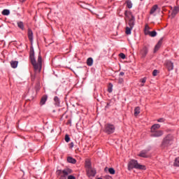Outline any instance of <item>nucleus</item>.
I'll list each match as a JSON object with an SVG mask.
<instances>
[{
    "instance_id": "obj_1",
    "label": "nucleus",
    "mask_w": 179,
    "mask_h": 179,
    "mask_svg": "<svg viewBox=\"0 0 179 179\" xmlns=\"http://www.w3.org/2000/svg\"><path fill=\"white\" fill-rule=\"evenodd\" d=\"M29 58L31 59V64L33 65L35 71L41 72L43 58L41 57V55L39 53L38 56V62L36 61V57H34V48H33V46L30 48Z\"/></svg>"
},
{
    "instance_id": "obj_2",
    "label": "nucleus",
    "mask_w": 179,
    "mask_h": 179,
    "mask_svg": "<svg viewBox=\"0 0 179 179\" xmlns=\"http://www.w3.org/2000/svg\"><path fill=\"white\" fill-rule=\"evenodd\" d=\"M73 171L70 168H65L64 169H57L56 171V176L59 179H76L72 174Z\"/></svg>"
},
{
    "instance_id": "obj_3",
    "label": "nucleus",
    "mask_w": 179,
    "mask_h": 179,
    "mask_svg": "<svg viewBox=\"0 0 179 179\" xmlns=\"http://www.w3.org/2000/svg\"><path fill=\"white\" fill-rule=\"evenodd\" d=\"M133 169H136L137 170H146V166L138 163L137 160L131 159V161L129 162L128 170L131 171Z\"/></svg>"
},
{
    "instance_id": "obj_4",
    "label": "nucleus",
    "mask_w": 179,
    "mask_h": 179,
    "mask_svg": "<svg viewBox=\"0 0 179 179\" xmlns=\"http://www.w3.org/2000/svg\"><path fill=\"white\" fill-rule=\"evenodd\" d=\"M174 142V137L172 135L169 134L165 138H164L162 143V148H169L171 146Z\"/></svg>"
},
{
    "instance_id": "obj_5",
    "label": "nucleus",
    "mask_w": 179,
    "mask_h": 179,
    "mask_svg": "<svg viewBox=\"0 0 179 179\" xmlns=\"http://www.w3.org/2000/svg\"><path fill=\"white\" fill-rule=\"evenodd\" d=\"M124 15L126 17H127V19L129 20V27L134 28V27L135 26V16H134V15H132V13L130 11H126Z\"/></svg>"
},
{
    "instance_id": "obj_6",
    "label": "nucleus",
    "mask_w": 179,
    "mask_h": 179,
    "mask_svg": "<svg viewBox=\"0 0 179 179\" xmlns=\"http://www.w3.org/2000/svg\"><path fill=\"white\" fill-rule=\"evenodd\" d=\"M105 132L106 134H114V131H115V127L114 126V124H111L110 123H108L106 124H105Z\"/></svg>"
},
{
    "instance_id": "obj_7",
    "label": "nucleus",
    "mask_w": 179,
    "mask_h": 179,
    "mask_svg": "<svg viewBox=\"0 0 179 179\" xmlns=\"http://www.w3.org/2000/svg\"><path fill=\"white\" fill-rule=\"evenodd\" d=\"M165 66L169 71H173V69H174V63L170 60H166L165 62Z\"/></svg>"
},
{
    "instance_id": "obj_8",
    "label": "nucleus",
    "mask_w": 179,
    "mask_h": 179,
    "mask_svg": "<svg viewBox=\"0 0 179 179\" xmlns=\"http://www.w3.org/2000/svg\"><path fill=\"white\" fill-rule=\"evenodd\" d=\"M87 176L89 178H93L96 176V170L93 168L87 169Z\"/></svg>"
},
{
    "instance_id": "obj_9",
    "label": "nucleus",
    "mask_w": 179,
    "mask_h": 179,
    "mask_svg": "<svg viewBox=\"0 0 179 179\" xmlns=\"http://www.w3.org/2000/svg\"><path fill=\"white\" fill-rule=\"evenodd\" d=\"M164 131L162 130H156L152 131L151 136L153 138H159V136H163Z\"/></svg>"
},
{
    "instance_id": "obj_10",
    "label": "nucleus",
    "mask_w": 179,
    "mask_h": 179,
    "mask_svg": "<svg viewBox=\"0 0 179 179\" xmlns=\"http://www.w3.org/2000/svg\"><path fill=\"white\" fill-rule=\"evenodd\" d=\"M163 44V39H160L155 47L154 52H157Z\"/></svg>"
},
{
    "instance_id": "obj_11",
    "label": "nucleus",
    "mask_w": 179,
    "mask_h": 179,
    "mask_svg": "<svg viewBox=\"0 0 179 179\" xmlns=\"http://www.w3.org/2000/svg\"><path fill=\"white\" fill-rule=\"evenodd\" d=\"M148 48L146 47L143 48V49L141 50V54L143 58H145V57L148 55Z\"/></svg>"
},
{
    "instance_id": "obj_12",
    "label": "nucleus",
    "mask_w": 179,
    "mask_h": 179,
    "mask_svg": "<svg viewBox=\"0 0 179 179\" xmlns=\"http://www.w3.org/2000/svg\"><path fill=\"white\" fill-rule=\"evenodd\" d=\"M178 12H179V7L178 6L174 7L173 10H172V13H171L172 17H175L176 15H177V13H178Z\"/></svg>"
},
{
    "instance_id": "obj_13",
    "label": "nucleus",
    "mask_w": 179,
    "mask_h": 179,
    "mask_svg": "<svg viewBox=\"0 0 179 179\" xmlns=\"http://www.w3.org/2000/svg\"><path fill=\"white\" fill-rule=\"evenodd\" d=\"M48 99V96L47 95H43L40 101L41 106H44Z\"/></svg>"
},
{
    "instance_id": "obj_14",
    "label": "nucleus",
    "mask_w": 179,
    "mask_h": 179,
    "mask_svg": "<svg viewBox=\"0 0 179 179\" xmlns=\"http://www.w3.org/2000/svg\"><path fill=\"white\" fill-rule=\"evenodd\" d=\"M160 128V124H155L151 127V133L157 131Z\"/></svg>"
},
{
    "instance_id": "obj_15",
    "label": "nucleus",
    "mask_w": 179,
    "mask_h": 179,
    "mask_svg": "<svg viewBox=\"0 0 179 179\" xmlns=\"http://www.w3.org/2000/svg\"><path fill=\"white\" fill-rule=\"evenodd\" d=\"M28 38L31 43H33V31L30 29H28Z\"/></svg>"
},
{
    "instance_id": "obj_16",
    "label": "nucleus",
    "mask_w": 179,
    "mask_h": 179,
    "mask_svg": "<svg viewBox=\"0 0 179 179\" xmlns=\"http://www.w3.org/2000/svg\"><path fill=\"white\" fill-rule=\"evenodd\" d=\"M138 156H139L140 157H145V158L149 157V156L148 155V151H144V150L141 151V152L139 153Z\"/></svg>"
},
{
    "instance_id": "obj_17",
    "label": "nucleus",
    "mask_w": 179,
    "mask_h": 179,
    "mask_svg": "<svg viewBox=\"0 0 179 179\" xmlns=\"http://www.w3.org/2000/svg\"><path fill=\"white\" fill-rule=\"evenodd\" d=\"M150 27H149V25L145 24V29H144V33L145 36H149V34L150 33Z\"/></svg>"
},
{
    "instance_id": "obj_18",
    "label": "nucleus",
    "mask_w": 179,
    "mask_h": 179,
    "mask_svg": "<svg viewBox=\"0 0 179 179\" xmlns=\"http://www.w3.org/2000/svg\"><path fill=\"white\" fill-rule=\"evenodd\" d=\"M159 6L157 5H154L150 11V15H153V13L157 10Z\"/></svg>"
},
{
    "instance_id": "obj_19",
    "label": "nucleus",
    "mask_w": 179,
    "mask_h": 179,
    "mask_svg": "<svg viewBox=\"0 0 179 179\" xmlns=\"http://www.w3.org/2000/svg\"><path fill=\"white\" fill-rule=\"evenodd\" d=\"M67 162L69 163H71L72 164H75L76 163V159L73 158L72 157H69L67 158Z\"/></svg>"
},
{
    "instance_id": "obj_20",
    "label": "nucleus",
    "mask_w": 179,
    "mask_h": 179,
    "mask_svg": "<svg viewBox=\"0 0 179 179\" xmlns=\"http://www.w3.org/2000/svg\"><path fill=\"white\" fill-rule=\"evenodd\" d=\"M18 64H19V62H17V61H11V62H10L11 68H13L14 69L15 68H17Z\"/></svg>"
},
{
    "instance_id": "obj_21",
    "label": "nucleus",
    "mask_w": 179,
    "mask_h": 179,
    "mask_svg": "<svg viewBox=\"0 0 179 179\" xmlns=\"http://www.w3.org/2000/svg\"><path fill=\"white\" fill-rule=\"evenodd\" d=\"M87 65L88 66H92V65H93V58L89 57V58L87 59Z\"/></svg>"
},
{
    "instance_id": "obj_22",
    "label": "nucleus",
    "mask_w": 179,
    "mask_h": 179,
    "mask_svg": "<svg viewBox=\"0 0 179 179\" xmlns=\"http://www.w3.org/2000/svg\"><path fill=\"white\" fill-rule=\"evenodd\" d=\"M140 113H141V108H139V106L136 107L134 109V115L136 117Z\"/></svg>"
},
{
    "instance_id": "obj_23",
    "label": "nucleus",
    "mask_w": 179,
    "mask_h": 179,
    "mask_svg": "<svg viewBox=\"0 0 179 179\" xmlns=\"http://www.w3.org/2000/svg\"><path fill=\"white\" fill-rule=\"evenodd\" d=\"M85 167H86L87 170H90V169H92V163L90 162V161L85 162Z\"/></svg>"
},
{
    "instance_id": "obj_24",
    "label": "nucleus",
    "mask_w": 179,
    "mask_h": 179,
    "mask_svg": "<svg viewBox=\"0 0 179 179\" xmlns=\"http://www.w3.org/2000/svg\"><path fill=\"white\" fill-rule=\"evenodd\" d=\"M17 27L21 29V30H24V24H23V22H18L17 23Z\"/></svg>"
},
{
    "instance_id": "obj_25",
    "label": "nucleus",
    "mask_w": 179,
    "mask_h": 179,
    "mask_svg": "<svg viewBox=\"0 0 179 179\" xmlns=\"http://www.w3.org/2000/svg\"><path fill=\"white\" fill-rule=\"evenodd\" d=\"M10 14V11L8 9H4L2 11V15H3V16H8Z\"/></svg>"
},
{
    "instance_id": "obj_26",
    "label": "nucleus",
    "mask_w": 179,
    "mask_h": 179,
    "mask_svg": "<svg viewBox=\"0 0 179 179\" xmlns=\"http://www.w3.org/2000/svg\"><path fill=\"white\" fill-rule=\"evenodd\" d=\"M132 29H134V28H132L131 27H127L126 31H125L126 34H127V35L131 34V31H132Z\"/></svg>"
},
{
    "instance_id": "obj_27",
    "label": "nucleus",
    "mask_w": 179,
    "mask_h": 179,
    "mask_svg": "<svg viewBox=\"0 0 179 179\" xmlns=\"http://www.w3.org/2000/svg\"><path fill=\"white\" fill-rule=\"evenodd\" d=\"M148 36L150 37H156V36H157V32H156V31H150Z\"/></svg>"
},
{
    "instance_id": "obj_28",
    "label": "nucleus",
    "mask_w": 179,
    "mask_h": 179,
    "mask_svg": "<svg viewBox=\"0 0 179 179\" xmlns=\"http://www.w3.org/2000/svg\"><path fill=\"white\" fill-rule=\"evenodd\" d=\"M127 3V6L129 9H131L132 8V1H131L130 0H127L126 1Z\"/></svg>"
},
{
    "instance_id": "obj_29",
    "label": "nucleus",
    "mask_w": 179,
    "mask_h": 179,
    "mask_svg": "<svg viewBox=\"0 0 179 179\" xmlns=\"http://www.w3.org/2000/svg\"><path fill=\"white\" fill-rule=\"evenodd\" d=\"M54 101H55V106H59L60 102H59V98H58V96H55Z\"/></svg>"
},
{
    "instance_id": "obj_30",
    "label": "nucleus",
    "mask_w": 179,
    "mask_h": 179,
    "mask_svg": "<svg viewBox=\"0 0 179 179\" xmlns=\"http://www.w3.org/2000/svg\"><path fill=\"white\" fill-rule=\"evenodd\" d=\"M108 93L113 92V83H109L108 87Z\"/></svg>"
},
{
    "instance_id": "obj_31",
    "label": "nucleus",
    "mask_w": 179,
    "mask_h": 179,
    "mask_svg": "<svg viewBox=\"0 0 179 179\" xmlns=\"http://www.w3.org/2000/svg\"><path fill=\"white\" fill-rule=\"evenodd\" d=\"M173 166H176V167H179V157L175 159Z\"/></svg>"
},
{
    "instance_id": "obj_32",
    "label": "nucleus",
    "mask_w": 179,
    "mask_h": 179,
    "mask_svg": "<svg viewBox=\"0 0 179 179\" xmlns=\"http://www.w3.org/2000/svg\"><path fill=\"white\" fill-rule=\"evenodd\" d=\"M108 172L110 173V174H115V170L114 169V168H109Z\"/></svg>"
},
{
    "instance_id": "obj_33",
    "label": "nucleus",
    "mask_w": 179,
    "mask_h": 179,
    "mask_svg": "<svg viewBox=\"0 0 179 179\" xmlns=\"http://www.w3.org/2000/svg\"><path fill=\"white\" fill-rule=\"evenodd\" d=\"M69 141H71V138H69V135L66 134L65 135V141L68 143V142H69Z\"/></svg>"
},
{
    "instance_id": "obj_34",
    "label": "nucleus",
    "mask_w": 179,
    "mask_h": 179,
    "mask_svg": "<svg viewBox=\"0 0 179 179\" xmlns=\"http://www.w3.org/2000/svg\"><path fill=\"white\" fill-rule=\"evenodd\" d=\"M119 57H120L122 58V59H125V54H124V53H120L119 55Z\"/></svg>"
},
{
    "instance_id": "obj_35",
    "label": "nucleus",
    "mask_w": 179,
    "mask_h": 179,
    "mask_svg": "<svg viewBox=\"0 0 179 179\" xmlns=\"http://www.w3.org/2000/svg\"><path fill=\"white\" fill-rule=\"evenodd\" d=\"M140 81H141V83H143V84L146 83V78L145 77V78H141V79L140 80Z\"/></svg>"
},
{
    "instance_id": "obj_36",
    "label": "nucleus",
    "mask_w": 179,
    "mask_h": 179,
    "mask_svg": "<svg viewBox=\"0 0 179 179\" xmlns=\"http://www.w3.org/2000/svg\"><path fill=\"white\" fill-rule=\"evenodd\" d=\"M164 121H166V120L163 117L157 120V122H164Z\"/></svg>"
},
{
    "instance_id": "obj_37",
    "label": "nucleus",
    "mask_w": 179,
    "mask_h": 179,
    "mask_svg": "<svg viewBox=\"0 0 179 179\" xmlns=\"http://www.w3.org/2000/svg\"><path fill=\"white\" fill-rule=\"evenodd\" d=\"M118 83H124V78H119L118 79Z\"/></svg>"
},
{
    "instance_id": "obj_38",
    "label": "nucleus",
    "mask_w": 179,
    "mask_h": 179,
    "mask_svg": "<svg viewBox=\"0 0 179 179\" xmlns=\"http://www.w3.org/2000/svg\"><path fill=\"white\" fill-rule=\"evenodd\" d=\"M157 73H158V71H157V70H154L153 71V72H152V75L154 76H157Z\"/></svg>"
},
{
    "instance_id": "obj_39",
    "label": "nucleus",
    "mask_w": 179,
    "mask_h": 179,
    "mask_svg": "<svg viewBox=\"0 0 179 179\" xmlns=\"http://www.w3.org/2000/svg\"><path fill=\"white\" fill-rule=\"evenodd\" d=\"M69 146H70L71 149H72V148H73V143L71 142V143L69 144Z\"/></svg>"
},
{
    "instance_id": "obj_40",
    "label": "nucleus",
    "mask_w": 179,
    "mask_h": 179,
    "mask_svg": "<svg viewBox=\"0 0 179 179\" xmlns=\"http://www.w3.org/2000/svg\"><path fill=\"white\" fill-rule=\"evenodd\" d=\"M124 75H125V73L122 71L120 73V76H124Z\"/></svg>"
},
{
    "instance_id": "obj_41",
    "label": "nucleus",
    "mask_w": 179,
    "mask_h": 179,
    "mask_svg": "<svg viewBox=\"0 0 179 179\" xmlns=\"http://www.w3.org/2000/svg\"><path fill=\"white\" fill-rule=\"evenodd\" d=\"M20 1L23 3V2H26V0H20Z\"/></svg>"
},
{
    "instance_id": "obj_42",
    "label": "nucleus",
    "mask_w": 179,
    "mask_h": 179,
    "mask_svg": "<svg viewBox=\"0 0 179 179\" xmlns=\"http://www.w3.org/2000/svg\"><path fill=\"white\" fill-rule=\"evenodd\" d=\"M34 76H31V80H34Z\"/></svg>"
},
{
    "instance_id": "obj_43",
    "label": "nucleus",
    "mask_w": 179,
    "mask_h": 179,
    "mask_svg": "<svg viewBox=\"0 0 179 179\" xmlns=\"http://www.w3.org/2000/svg\"><path fill=\"white\" fill-rule=\"evenodd\" d=\"M141 86H144V85H143V84H142V85H141Z\"/></svg>"
},
{
    "instance_id": "obj_44",
    "label": "nucleus",
    "mask_w": 179,
    "mask_h": 179,
    "mask_svg": "<svg viewBox=\"0 0 179 179\" xmlns=\"http://www.w3.org/2000/svg\"><path fill=\"white\" fill-rule=\"evenodd\" d=\"M140 1H143V0H140Z\"/></svg>"
}]
</instances>
